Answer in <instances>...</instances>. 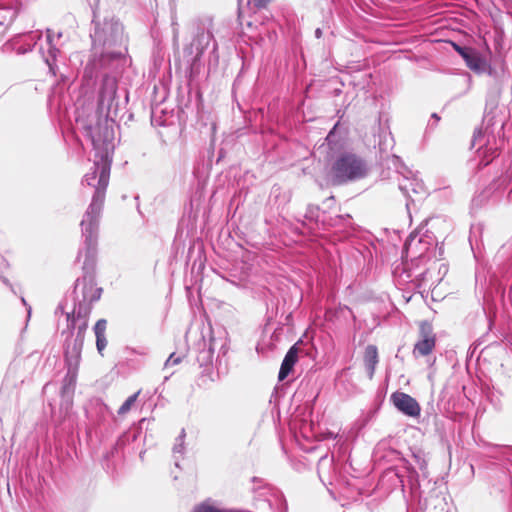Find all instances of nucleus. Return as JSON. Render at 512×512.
Instances as JSON below:
<instances>
[{
  "mask_svg": "<svg viewBox=\"0 0 512 512\" xmlns=\"http://www.w3.org/2000/svg\"><path fill=\"white\" fill-rule=\"evenodd\" d=\"M108 172L103 169L98 181V187L93 196L83 220L81 221L84 243L85 262L84 267H93L97 253L99 238V220L105 201V190L108 186Z\"/></svg>",
  "mask_w": 512,
  "mask_h": 512,
  "instance_id": "obj_1",
  "label": "nucleus"
},
{
  "mask_svg": "<svg viewBox=\"0 0 512 512\" xmlns=\"http://www.w3.org/2000/svg\"><path fill=\"white\" fill-rule=\"evenodd\" d=\"M365 161L353 153L341 154L331 167L332 184L341 185L348 181H355L367 174Z\"/></svg>",
  "mask_w": 512,
  "mask_h": 512,
  "instance_id": "obj_2",
  "label": "nucleus"
},
{
  "mask_svg": "<svg viewBox=\"0 0 512 512\" xmlns=\"http://www.w3.org/2000/svg\"><path fill=\"white\" fill-rule=\"evenodd\" d=\"M108 117L103 114L96 113L89 116L83 122V129L86 136L91 140L95 149H106L107 145L112 141L114 132L109 125Z\"/></svg>",
  "mask_w": 512,
  "mask_h": 512,
  "instance_id": "obj_3",
  "label": "nucleus"
},
{
  "mask_svg": "<svg viewBox=\"0 0 512 512\" xmlns=\"http://www.w3.org/2000/svg\"><path fill=\"white\" fill-rule=\"evenodd\" d=\"M117 80L109 75H105L102 79L99 90L97 113L109 116L112 109L117 107Z\"/></svg>",
  "mask_w": 512,
  "mask_h": 512,
  "instance_id": "obj_4",
  "label": "nucleus"
},
{
  "mask_svg": "<svg viewBox=\"0 0 512 512\" xmlns=\"http://www.w3.org/2000/svg\"><path fill=\"white\" fill-rule=\"evenodd\" d=\"M419 339L413 347V356L415 358L425 357L430 355L436 347V334L433 326L428 321H421L418 324Z\"/></svg>",
  "mask_w": 512,
  "mask_h": 512,
  "instance_id": "obj_5",
  "label": "nucleus"
},
{
  "mask_svg": "<svg viewBox=\"0 0 512 512\" xmlns=\"http://www.w3.org/2000/svg\"><path fill=\"white\" fill-rule=\"evenodd\" d=\"M391 400L395 407L404 414L416 417L420 414V406L418 402L410 395L403 392H395L391 396Z\"/></svg>",
  "mask_w": 512,
  "mask_h": 512,
  "instance_id": "obj_6",
  "label": "nucleus"
},
{
  "mask_svg": "<svg viewBox=\"0 0 512 512\" xmlns=\"http://www.w3.org/2000/svg\"><path fill=\"white\" fill-rule=\"evenodd\" d=\"M455 50L465 60L466 65L473 71H481L484 68V61L480 57L479 53L469 47H461L454 44Z\"/></svg>",
  "mask_w": 512,
  "mask_h": 512,
  "instance_id": "obj_7",
  "label": "nucleus"
},
{
  "mask_svg": "<svg viewBox=\"0 0 512 512\" xmlns=\"http://www.w3.org/2000/svg\"><path fill=\"white\" fill-rule=\"evenodd\" d=\"M297 345L298 343L293 345L285 355L278 374L279 381H283L290 374L296 364L299 352Z\"/></svg>",
  "mask_w": 512,
  "mask_h": 512,
  "instance_id": "obj_8",
  "label": "nucleus"
},
{
  "mask_svg": "<svg viewBox=\"0 0 512 512\" xmlns=\"http://www.w3.org/2000/svg\"><path fill=\"white\" fill-rule=\"evenodd\" d=\"M378 349L375 345H368L364 352V364L367 374L371 379L375 373L376 365L378 364Z\"/></svg>",
  "mask_w": 512,
  "mask_h": 512,
  "instance_id": "obj_9",
  "label": "nucleus"
},
{
  "mask_svg": "<svg viewBox=\"0 0 512 512\" xmlns=\"http://www.w3.org/2000/svg\"><path fill=\"white\" fill-rule=\"evenodd\" d=\"M107 320L99 319L94 326V333L96 336V347L98 352L102 355L107 346L106 339Z\"/></svg>",
  "mask_w": 512,
  "mask_h": 512,
  "instance_id": "obj_10",
  "label": "nucleus"
},
{
  "mask_svg": "<svg viewBox=\"0 0 512 512\" xmlns=\"http://www.w3.org/2000/svg\"><path fill=\"white\" fill-rule=\"evenodd\" d=\"M212 39L213 34L210 30H201L197 33L193 44L196 46V51L198 55L203 54V52L209 46Z\"/></svg>",
  "mask_w": 512,
  "mask_h": 512,
  "instance_id": "obj_11",
  "label": "nucleus"
},
{
  "mask_svg": "<svg viewBox=\"0 0 512 512\" xmlns=\"http://www.w3.org/2000/svg\"><path fill=\"white\" fill-rule=\"evenodd\" d=\"M479 157L481 158V163L484 166H487L495 157L498 156V150L494 146H490L489 142L485 147H480L478 149Z\"/></svg>",
  "mask_w": 512,
  "mask_h": 512,
  "instance_id": "obj_12",
  "label": "nucleus"
},
{
  "mask_svg": "<svg viewBox=\"0 0 512 512\" xmlns=\"http://www.w3.org/2000/svg\"><path fill=\"white\" fill-rule=\"evenodd\" d=\"M139 394H140V391H137L133 395L129 396L126 399V401L121 405V407L118 409V414L125 415L126 413H128L131 410L132 406L135 404Z\"/></svg>",
  "mask_w": 512,
  "mask_h": 512,
  "instance_id": "obj_13",
  "label": "nucleus"
},
{
  "mask_svg": "<svg viewBox=\"0 0 512 512\" xmlns=\"http://www.w3.org/2000/svg\"><path fill=\"white\" fill-rule=\"evenodd\" d=\"M194 512H223V511H221L213 506L207 505V504H201L195 508Z\"/></svg>",
  "mask_w": 512,
  "mask_h": 512,
  "instance_id": "obj_14",
  "label": "nucleus"
},
{
  "mask_svg": "<svg viewBox=\"0 0 512 512\" xmlns=\"http://www.w3.org/2000/svg\"><path fill=\"white\" fill-rule=\"evenodd\" d=\"M249 3H252L254 7H256L257 9H263V8H266L267 5L272 1V0H248Z\"/></svg>",
  "mask_w": 512,
  "mask_h": 512,
  "instance_id": "obj_15",
  "label": "nucleus"
},
{
  "mask_svg": "<svg viewBox=\"0 0 512 512\" xmlns=\"http://www.w3.org/2000/svg\"><path fill=\"white\" fill-rule=\"evenodd\" d=\"M181 362V358L176 356L175 353H172L169 358L167 359L165 365L166 366H174Z\"/></svg>",
  "mask_w": 512,
  "mask_h": 512,
  "instance_id": "obj_16",
  "label": "nucleus"
},
{
  "mask_svg": "<svg viewBox=\"0 0 512 512\" xmlns=\"http://www.w3.org/2000/svg\"><path fill=\"white\" fill-rule=\"evenodd\" d=\"M86 328H87V323H84L83 326L79 327L78 336L81 338V344L83 343L84 332H85Z\"/></svg>",
  "mask_w": 512,
  "mask_h": 512,
  "instance_id": "obj_17",
  "label": "nucleus"
},
{
  "mask_svg": "<svg viewBox=\"0 0 512 512\" xmlns=\"http://www.w3.org/2000/svg\"><path fill=\"white\" fill-rule=\"evenodd\" d=\"M66 379H69V383H73L75 382V379H76V373L75 372H72V373H68L67 376H66Z\"/></svg>",
  "mask_w": 512,
  "mask_h": 512,
  "instance_id": "obj_18",
  "label": "nucleus"
},
{
  "mask_svg": "<svg viewBox=\"0 0 512 512\" xmlns=\"http://www.w3.org/2000/svg\"><path fill=\"white\" fill-rule=\"evenodd\" d=\"M432 117H433L436 121H439V120H440V117H439L436 113L432 114Z\"/></svg>",
  "mask_w": 512,
  "mask_h": 512,
  "instance_id": "obj_19",
  "label": "nucleus"
},
{
  "mask_svg": "<svg viewBox=\"0 0 512 512\" xmlns=\"http://www.w3.org/2000/svg\"><path fill=\"white\" fill-rule=\"evenodd\" d=\"M316 34H317V36H318V37L320 36V34H321L320 29H317V30H316Z\"/></svg>",
  "mask_w": 512,
  "mask_h": 512,
  "instance_id": "obj_20",
  "label": "nucleus"
}]
</instances>
